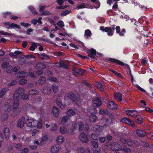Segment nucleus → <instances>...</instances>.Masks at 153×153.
Masks as SVG:
<instances>
[{
    "label": "nucleus",
    "mask_w": 153,
    "mask_h": 153,
    "mask_svg": "<svg viewBox=\"0 0 153 153\" xmlns=\"http://www.w3.org/2000/svg\"><path fill=\"white\" fill-rule=\"evenodd\" d=\"M25 123L27 126L31 128L36 127L38 129L41 128L42 125V120L39 118L38 120L27 117L25 118Z\"/></svg>",
    "instance_id": "1"
},
{
    "label": "nucleus",
    "mask_w": 153,
    "mask_h": 153,
    "mask_svg": "<svg viewBox=\"0 0 153 153\" xmlns=\"http://www.w3.org/2000/svg\"><path fill=\"white\" fill-rule=\"evenodd\" d=\"M25 90L23 88H17L14 94L13 106L14 108L18 107L19 100L22 98V96L24 93Z\"/></svg>",
    "instance_id": "2"
},
{
    "label": "nucleus",
    "mask_w": 153,
    "mask_h": 153,
    "mask_svg": "<svg viewBox=\"0 0 153 153\" xmlns=\"http://www.w3.org/2000/svg\"><path fill=\"white\" fill-rule=\"evenodd\" d=\"M11 99H8L7 100V102L5 103L3 107V109L4 110L5 112L6 113H8L11 109V106L13 104V103L11 102ZM13 109H14L12 113L11 114V116L13 117H14L16 116L19 112V109H17V107L16 108H14L13 107Z\"/></svg>",
    "instance_id": "3"
},
{
    "label": "nucleus",
    "mask_w": 153,
    "mask_h": 153,
    "mask_svg": "<svg viewBox=\"0 0 153 153\" xmlns=\"http://www.w3.org/2000/svg\"><path fill=\"white\" fill-rule=\"evenodd\" d=\"M100 29L103 32H108L107 34L109 36H112L114 33V30H115L114 27L111 28V27H106L105 28L103 27H100Z\"/></svg>",
    "instance_id": "4"
},
{
    "label": "nucleus",
    "mask_w": 153,
    "mask_h": 153,
    "mask_svg": "<svg viewBox=\"0 0 153 153\" xmlns=\"http://www.w3.org/2000/svg\"><path fill=\"white\" fill-rule=\"evenodd\" d=\"M65 100H68L69 103L71 102L72 100L76 103H77V101L79 102V100H78L74 94L72 93H69L67 97H65ZM67 104H69V103Z\"/></svg>",
    "instance_id": "5"
},
{
    "label": "nucleus",
    "mask_w": 153,
    "mask_h": 153,
    "mask_svg": "<svg viewBox=\"0 0 153 153\" xmlns=\"http://www.w3.org/2000/svg\"><path fill=\"white\" fill-rule=\"evenodd\" d=\"M96 110L95 108H94L92 111H91V109H90L89 113H91V115L89 116V119L91 122H96L97 117L96 116L94 115V114L96 113Z\"/></svg>",
    "instance_id": "6"
},
{
    "label": "nucleus",
    "mask_w": 153,
    "mask_h": 153,
    "mask_svg": "<svg viewBox=\"0 0 153 153\" xmlns=\"http://www.w3.org/2000/svg\"><path fill=\"white\" fill-rule=\"evenodd\" d=\"M61 149V146L56 144L53 145L51 148V153H57Z\"/></svg>",
    "instance_id": "7"
},
{
    "label": "nucleus",
    "mask_w": 153,
    "mask_h": 153,
    "mask_svg": "<svg viewBox=\"0 0 153 153\" xmlns=\"http://www.w3.org/2000/svg\"><path fill=\"white\" fill-rule=\"evenodd\" d=\"M107 106L108 108L113 110H116L117 107V105L113 101H111L108 102Z\"/></svg>",
    "instance_id": "8"
},
{
    "label": "nucleus",
    "mask_w": 153,
    "mask_h": 153,
    "mask_svg": "<svg viewBox=\"0 0 153 153\" xmlns=\"http://www.w3.org/2000/svg\"><path fill=\"white\" fill-rule=\"evenodd\" d=\"M79 138L80 140L83 143H87L88 141L87 134L83 132H82L80 134Z\"/></svg>",
    "instance_id": "9"
},
{
    "label": "nucleus",
    "mask_w": 153,
    "mask_h": 153,
    "mask_svg": "<svg viewBox=\"0 0 153 153\" xmlns=\"http://www.w3.org/2000/svg\"><path fill=\"white\" fill-rule=\"evenodd\" d=\"M72 125L74 128L76 129L77 127H78L79 131H82L84 127L83 124L81 122L79 123L77 125L75 122H74L73 123Z\"/></svg>",
    "instance_id": "10"
},
{
    "label": "nucleus",
    "mask_w": 153,
    "mask_h": 153,
    "mask_svg": "<svg viewBox=\"0 0 153 153\" xmlns=\"http://www.w3.org/2000/svg\"><path fill=\"white\" fill-rule=\"evenodd\" d=\"M25 118L24 117L20 118L18 120L17 123V126L20 128H22L24 123H25Z\"/></svg>",
    "instance_id": "11"
},
{
    "label": "nucleus",
    "mask_w": 153,
    "mask_h": 153,
    "mask_svg": "<svg viewBox=\"0 0 153 153\" xmlns=\"http://www.w3.org/2000/svg\"><path fill=\"white\" fill-rule=\"evenodd\" d=\"M126 114L128 115L132 116L134 118L137 117V112L135 110H127L126 111Z\"/></svg>",
    "instance_id": "12"
},
{
    "label": "nucleus",
    "mask_w": 153,
    "mask_h": 153,
    "mask_svg": "<svg viewBox=\"0 0 153 153\" xmlns=\"http://www.w3.org/2000/svg\"><path fill=\"white\" fill-rule=\"evenodd\" d=\"M4 25L12 28H16L19 29L21 28V27L19 25L14 23H10L9 22H6L4 23Z\"/></svg>",
    "instance_id": "13"
},
{
    "label": "nucleus",
    "mask_w": 153,
    "mask_h": 153,
    "mask_svg": "<svg viewBox=\"0 0 153 153\" xmlns=\"http://www.w3.org/2000/svg\"><path fill=\"white\" fill-rule=\"evenodd\" d=\"M121 121L123 122L128 124L132 127H134L135 126L133 122L131 121L130 119L127 117L123 118L122 119Z\"/></svg>",
    "instance_id": "14"
},
{
    "label": "nucleus",
    "mask_w": 153,
    "mask_h": 153,
    "mask_svg": "<svg viewBox=\"0 0 153 153\" xmlns=\"http://www.w3.org/2000/svg\"><path fill=\"white\" fill-rule=\"evenodd\" d=\"M101 104V100L98 98H95L94 99L93 102V105L94 107H97Z\"/></svg>",
    "instance_id": "15"
},
{
    "label": "nucleus",
    "mask_w": 153,
    "mask_h": 153,
    "mask_svg": "<svg viewBox=\"0 0 153 153\" xmlns=\"http://www.w3.org/2000/svg\"><path fill=\"white\" fill-rule=\"evenodd\" d=\"M88 53L89 56L95 59V56L96 55V51L95 50L93 49L90 50L88 51Z\"/></svg>",
    "instance_id": "16"
},
{
    "label": "nucleus",
    "mask_w": 153,
    "mask_h": 153,
    "mask_svg": "<svg viewBox=\"0 0 153 153\" xmlns=\"http://www.w3.org/2000/svg\"><path fill=\"white\" fill-rule=\"evenodd\" d=\"M27 75L28 74L27 73L23 71L19 73L16 75V77L18 79L24 77H26L27 76Z\"/></svg>",
    "instance_id": "17"
},
{
    "label": "nucleus",
    "mask_w": 153,
    "mask_h": 153,
    "mask_svg": "<svg viewBox=\"0 0 153 153\" xmlns=\"http://www.w3.org/2000/svg\"><path fill=\"white\" fill-rule=\"evenodd\" d=\"M104 129V127L100 126L99 125H95L93 128V130L94 131H97L100 132L102 131Z\"/></svg>",
    "instance_id": "18"
},
{
    "label": "nucleus",
    "mask_w": 153,
    "mask_h": 153,
    "mask_svg": "<svg viewBox=\"0 0 153 153\" xmlns=\"http://www.w3.org/2000/svg\"><path fill=\"white\" fill-rule=\"evenodd\" d=\"M114 97L118 101H122V97L121 94L119 92H116L114 94Z\"/></svg>",
    "instance_id": "19"
},
{
    "label": "nucleus",
    "mask_w": 153,
    "mask_h": 153,
    "mask_svg": "<svg viewBox=\"0 0 153 153\" xmlns=\"http://www.w3.org/2000/svg\"><path fill=\"white\" fill-rule=\"evenodd\" d=\"M4 133L6 139H8L10 135L9 129L7 128H4Z\"/></svg>",
    "instance_id": "20"
},
{
    "label": "nucleus",
    "mask_w": 153,
    "mask_h": 153,
    "mask_svg": "<svg viewBox=\"0 0 153 153\" xmlns=\"http://www.w3.org/2000/svg\"><path fill=\"white\" fill-rule=\"evenodd\" d=\"M48 136L46 134L42 135V137L41 140V145H43L44 144L48 139Z\"/></svg>",
    "instance_id": "21"
},
{
    "label": "nucleus",
    "mask_w": 153,
    "mask_h": 153,
    "mask_svg": "<svg viewBox=\"0 0 153 153\" xmlns=\"http://www.w3.org/2000/svg\"><path fill=\"white\" fill-rule=\"evenodd\" d=\"M59 110L58 108L56 107L53 106L52 109V113L54 117H57L59 115Z\"/></svg>",
    "instance_id": "22"
},
{
    "label": "nucleus",
    "mask_w": 153,
    "mask_h": 153,
    "mask_svg": "<svg viewBox=\"0 0 153 153\" xmlns=\"http://www.w3.org/2000/svg\"><path fill=\"white\" fill-rule=\"evenodd\" d=\"M109 61L110 62H115L116 63L120 65H121L123 66L124 65V63L119 61L118 60L115 59L109 58Z\"/></svg>",
    "instance_id": "23"
},
{
    "label": "nucleus",
    "mask_w": 153,
    "mask_h": 153,
    "mask_svg": "<svg viewBox=\"0 0 153 153\" xmlns=\"http://www.w3.org/2000/svg\"><path fill=\"white\" fill-rule=\"evenodd\" d=\"M76 112L75 110L72 109H70L66 112V114L69 116H72L76 114Z\"/></svg>",
    "instance_id": "24"
},
{
    "label": "nucleus",
    "mask_w": 153,
    "mask_h": 153,
    "mask_svg": "<svg viewBox=\"0 0 153 153\" xmlns=\"http://www.w3.org/2000/svg\"><path fill=\"white\" fill-rule=\"evenodd\" d=\"M42 92L46 94H49L51 92V89L47 87H44Z\"/></svg>",
    "instance_id": "25"
},
{
    "label": "nucleus",
    "mask_w": 153,
    "mask_h": 153,
    "mask_svg": "<svg viewBox=\"0 0 153 153\" xmlns=\"http://www.w3.org/2000/svg\"><path fill=\"white\" fill-rule=\"evenodd\" d=\"M137 134L139 137H144L146 134V133L145 131L139 129L137 131Z\"/></svg>",
    "instance_id": "26"
},
{
    "label": "nucleus",
    "mask_w": 153,
    "mask_h": 153,
    "mask_svg": "<svg viewBox=\"0 0 153 153\" xmlns=\"http://www.w3.org/2000/svg\"><path fill=\"white\" fill-rule=\"evenodd\" d=\"M65 140L64 137L61 135L58 137L56 139V141L57 143L59 144L62 143Z\"/></svg>",
    "instance_id": "27"
},
{
    "label": "nucleus",
    "mask_w": 153,
    "mask_h": 153,
    "mask_svg": "<svg viewBox=\"0 0 153 153\" xmlns=\"http://www.w3.org/2000/svg\"><path fill=\"white\" fill-rule=\"evenodd\" d=\"M40 45L39 43H36L33 42L32 43V45L30 48V50L33 51L35 50V49L37 48L38 46Z\"/></svg>",
    "instance_id": "28"
},
{
    "label": "nucleus",
    "mask_w": 153,
    "mask_h": 153,
    "mask_svg": "<svg viewBox=\"0 0 153 153\" xmlns=\"http://www.w3.org/2000/svg\"><path fill=\"white\" fill-rule=\"evenodd\" d=\"M96 86L98 89L101 91L102 92L103 91V85L101 83L97 82L96 83Z\"/></svg>",
    "instance_id": "29"
},
{
    "label": "nucleus",
    "mask_w": 153,
    "mask_h": 153,
    "mask_svg": "<svg viewBox=\"0 0 153 153\" xmlns=\"http://www.w3.org/2000/svg\"><path fill=\"white\" fill-rule=\"evenodd\" d=\"M68 117L67 116H64L62 118L61 121V123L62 124H66L68 122Z\"/></svg>",
    "instance_id": "30"
},
{
    "label": "nucleus",
    "mask_w": 153,
    "mask_h": 153,
    "mask_svg": "<svg viewBox=\"0 0 153 153\" xmlns=\"http://www.w3.org/2000/svg\"><path fill=\"white\" fill-rule=\"evenodd\" d=\"M58 130L57 125L55 123H52L51 126V130L53 132L56 131Z\"/></svg>",
    "instance_id": "31"
},
{
    "label": "nucleus",
    "mask_w": 153,
    "mask_h": 153,
    "mask_svg": "<svg viewBox=\"0 0 153 153\" xmlns=\"http://www.w3.org/2000/svg\"><path fill=\"white\" fill-rule=\"evenodd\" d=\"M90 8V6L88 4L83 3L82 4L79 5L77 7L78 9L83 8Z\"/></svg>",
    "instance_id": "32"
},
{
    "label": "nucleus",
    "mask_w": 153,
    "mask_h": 153,
    "mask_svg": "<svg viewBox=\"0 0 153 153\" xmlns=\"http://www.w3.org/2000/svg\"><path fill=\"white\" fill-rule=\"evenodd\" d=\"M60 131L61 134H65L67 132L66 128L64 126H62L60 128Z\"/></svg>",
    "instance_id": "33"
},
{
    "label": "nucleus",
    "mask_w": 153,
    "mask_h": 153,
    "mask_svg": "<svg viewBox=\"0 0 153 153\" xmlns=\"http://www.w3.org/2000/svg\"><path fill=\"white\" fill-rule=\"evenodd\" d=\"M7 90V89L6 88L2 89L0 92V97H2L5 94Z\"/></svg>",
    "instance_id": "34"
},
{
    "label": "nucleus",
    "mask_w": 153,
    "mask_h": 153,
    "mask_svg": "<svg viewBox=\"0 0 153 153\" xmlns=\"http://www.w3.org/2000/svg\"><path fill=\"white\" fill-rule=\"evenodd\" d=\"M56 103L61 108L63 109L64 108V106L62 104L60 100H57L56 101Z\"/></svg>",
    "instance_id": "35"
},
{
    "label": "nucleus",
    "mask_w": 153,
    "mask_h": 153,
    "mask_svg": "<svg viewBox=\"0 0 153 153\" xmlns=\"http://www.w3.org/2000/svg\"><path fill=\"white\" fill-rule=\"evenodd\" d=\"M38 93V92L37 90H31L29 91V94L31 95H33L36 94Z\"/></svg>",
    "instance_id": "36"
},
{
    "label": "nucleus",
    "mask_w": 153,
    "mask_h": 153,
    "mask_svg": "<svg viewBox=\"0 0 153 153\" xmlns=\"http://www.w3.org/2000/svg\"><path fill=\"white\" fill-rule=\"evenodd\" d=\"M13 70V68L11 66H7L6 70L7 72L9 74L11 73Z\"/></svg>",
    "instance_id": "37"
},
{
    "label": "nucleus",
    "mask_w": 153,
    "mask_h": 153,
    "mask_svg": "<svg viewBox=\"0 0 153 153\" xmlns=\"http://www.w3.org/2000/svg\"><path fill=\"white\" fill-rule=\"evenodd\" d=\"M91 1L96 4L95 8H98L100 7V3L98 0H91Z\"/></svg>",
    "instance_id": "38"
},
{
    "label": "nucleus",
    "mask_w": 153,
    "mask_h": 153,
    "mask_svg": "<svg viewBox=\"0 0 153 153\" xmlns=\"http://www.w3.org/2000/svg\"><path fill=\"white\" fill-rule=\"evenodd\" d=\"M45 79L44 77H42L39 79V82L41 84H43L45 83Z\"/></svg>",
    "instance_id": "39"
},
{
    "label": "nucleus",
    "mask_w": 153,
    "mask_h": 153,
    "mask_svg": "<svg viewBox=\"0 0 153 153\" xmlns=\"http://www.w3.org/2000/svg\"><path fill=\"white\" fill-rule=\"evenodd\" d=\"M85 70L81 69H76L75 70V71L76 73L79 75H81L84 72Z\"/></svg>",
    "instance_id": "40"
},
{
    "label": "nucleus",
    "mask_w": 153,
    "mask_h": 153,
    "mask_svg": "<svg viewBox=\"0 0 153 153\" xmlns=\"http://www.w3.org/2000/svg\"><path fill=\"white\" fill-rule=\"evenodd\" d=\"M19 83L21 85H24L27 82V80L25 79H20L19 82Z\"/></svg>",
    "instance_id": "41"
},
{
    "label": "nucleus",
    "mask_w": 153,
    "mask_h": 153,
    "mask_svg": "<svg viewBox=\"0 0 153 153\" xmlns=\"http://www.w3.org/2000/svg\"><path fill=\"white\" fill-rule=\"evenodd\" d=\"M15 147L17 150H20L22 149V145L20 143H18L16 145Z\"/></svg>",
    "instance_id": "42"
},
{
    "label": "nucleus",
    "mask_w": 153,
    "mask_h": 153,
    "mask_svg": "<svg viewBox=\"0 0 153 153\" xmlns=\"http://www.w3.org/2000/svg\"><path fill=\"white\" fill-rule=\"evenodd\" d=\"M91 137L94 140H97L98 138V135L95 133L92 134Z\"/></svg>",
    "instance_id": "43"
},
{
    "label": "nucleus",
    "mask_w": 153,
    "mask_h": 153,
    "mask_svg": "<svg viewBox=\"0 0 153 153\" xmlns=\"http://www.w3.org/2000/svg\"><path fill=\"white\" fill-rule=\"evenodd\" d=\"M85 34L86 36H91V32L90 30H89L87 29V30H86L85 31Z\"/></svg>",
    "instance_id": "44"
},
{
    "label": "nucleus",
    "mask_w": 153,
    "mask_h": 153,
    "mask_svg": "<svg viewBox=\"0 0 153 153\" xmlns=\"http://www.w3.org/2000/svg\"><path fill=\"white\" fill-rule=\"evenodd\" d=\"M52 89L54 93L57 92L58 91V87L57 86L53 85L52 86Z\"/></svg>",
    "instance_id": "45"
},
{
    "label": "nucleus",
    "mask_w": 153,
    "mask_h": 153,
    "mask_svg": "<svg viewBox=\"0 0 153 153\" xmlns=\"http://www.w3.org/2000/svg\"><path fill=\"white\" fill-rule=\"evenodd\" d=\"M110 71L112 72L113 73H114L116 76L119 77H121L122 76L121 74L119 73H117L116 71L113 70L112 69H111Z\"/></svg>",
    "instance_id": "46"
},
{
    "label": "nucleus",
    "mask_w": 153,
    "mask_h": 153,
    "mask_svg": "<svg viewBox=\"0 0 153 153\" xmlns=\"http://www.w3.org/2000/svg\"><path fill=\"white\" fill-rule=\"evenodd\" d=\"M39 132V131L38 130H34L32 131L31 135L33 136H34L36 134H38Z\"/></svg>",
    "instance_id": "47"
},
{
    "label": "nucleus",
    "mask_w": 153,
    "mask_h": 153,
    "mask_svg": "<svg viewBox=\"0 0 153 153\" xmlns=\"http://www.w3.org/2000/svg\"><path fill=\"white\" fill-rule=\"evenodd\" d=\"M57 25L60 27H63L65 26L64 22L62 21H60L57 23Z\"/></svg>",
    "instance_id": "48"
},
{
    "label": "nucleus",
    "mask_w": 153,
    "mask_h": 153,
    "mask_svg": "<svg viewBox=\"0 0 153 153\" xmlns=\"http://www.w3.org/2000/svg\"><path fill=\"white\" fill-rule=\"evenodd\" d=\"M71 12L70 11L66 10L65 11L61 13V15L62 16H64L69 14Z\"/></svg>",
    "instance_id": "49"
},
{
    "label": "nucleus",
    "mask_w": 153,
    "mask_h": 153,
    "mask_svg": "<svg viewBox=\"0 0 153 153\" xmlns=\"http://www.w3.org/2000/svg\"><path fill=\"white\" fill-rule=\"evenodd\" d=\"M29 9H30V10L32 13H33L35 14L37 13L36 12V11L35 10L33 7H29Z\"/></svg>",
    "instance_id": "50"
},
{
    "label": "nucleus",
    "mask_w": 153,
    "mask_h": 153,
    "mask_svg": "<svg viewBox=\"0 0 153 153\" xmlns=\"http://www.w3.org/2000/svg\"><path fill=\"white\" fill-rule=\"evenodd\" d=\"M20 25L25 27H28L30 26V25L29 23H25L23 22L21 23Z\"/></svg>",
    "instance_id": "51"
},
{
    "label": "nucleus",
    "mask_w": 153,
    "mask_h": 153,
    "mask_svg": "<svg viewBox=\"0 0 153 153\" xmlns=\"http://www.w3.org/2000/svg\"><path fill=\"white\" fill-rule=\"evenodd\" d=\"M17 81L16 80H14L12 81V82L9 83L8 84V85L9 86H12L15 85L17 83Z\"/></svg>",
    "instance_id": "52"
},
{
    "label": "nucleus",
    "mask_w": 153,
    "mask_h": 153,
    "mask_svg": "<svg viewBox=\"0 0 153 153\" xmlns=\"http://www.w3.org/2000/svg\"><path fill=\"white\" fill-rule=\"evenodd\" d=\"M3 15L4 16L5 18L7 17L8 16H10V18L11 17V13L8 12H5L3 13Z\"/></svg>",
    "instance_id": "53"
},
{
    "label": "nucleus",
    "mask_w": 153,
    "mask_h": 153,
    "mask_svg": "<svg viewBox=\"0 0 153 153\" xmlns=\"http://www.w3.org/2000/svg\"><path fill=\"white\" fill-rule=\"evenodd\" d=\"M127 143L129 146L133 145L134 143L131 140L128 139L127 140Z\"/></svg>",
    "instance_id": "54"
},
{
    "label": "nucleus",
    "mask_w": 153,
    "mask_h": 153,
    "mask_svg": "<svg viewBox=\"0 0 153 153\" xmlns=\"http://www.w3.org/2000/svg\"><path fill=\"white\" fill-rule=\"evenodd\" d=\"M125 32H126L125 30L124 29H123L120 32H119V35L121 36H123L124 35Z\"/></svg>",
    "instance_id": "55"
},
{
    "label": "nucleus",
    "mask_w": 153,
    "mask_h": 153,
    "mask_svg": "<svg viewBox=\"0 0 153 153\" xmlns=\"http://www.w3.org/2000/svg\"><path fill=\"white\" fill-rule=\"evenodd\" d=\"M33 143L34 144H36L38 145H40L41 146V141L40 142L36 139H35L34 140Z\"/></svg>",
    "instance_id": "56"
},
{
    "label": "nucleus",
    "mask_w": 153,
    "mask_h": 153,
    "mask_svg": "<svg viewBox=\"0 0 153 153\" xmlns=\"http://www.w3.org/2000/svg\"><path fill=\"white\" fill-rule=\"evenodd\" d=\"M115 147H116V148H115V149L117 150H119L122 149L121 146L119 144L116 145L115 146Z\"/></svg>",
    "instance_id": "57"
},
{
    "label": "nucleus",
    "mask_w": 153,
    "mask_h": 153,
    "mask_svg": "<svg viewBox=\"0 0 153 153\" xmlns=\"http://www.w3.org/2000/svg\"><path fill=\"white\" fill-rule=\"evenodd\" d=\"M9 65V63L7 62H4L1 66L3 68H6Z\"/></svg>",
    "instance_id": "58"
},
{
    "label": "nucleus",
    "mask_w": 153,
    "mask_h": 153,
    "mask_svg": "<svg viewBox=\"0 0 153 153\" xmlns=\"http://www.w3.org/2000/svg\"><path fill=\"white\" fill-rule=\"evenodd\" d=\"M92 144L93 146L95 148H97L98 146V144L97 142L93 141L92 142Z\"/></svg>",
    "instance_id": "59"
},
{
    "label": "nucleus",
    "mask_w": 153,
    "mask_h": 153,
    "mask_svg": "<svg viewBox=\"0 0 153 153\" xmlns=\"http://www.w3.org/2000/svg\"><path fill=\"white\" fill-rule=\"evenodd\" d=\"M29 152V149L27 148L23 149L22 151V153H28Z\"/></svg>",
    "instance_id": "60"
},
{
    "label": "nucleus",
    "mask_w": 153,
    "mask_h": 153,
    "mask_svg": "<svg viewBox=\"0 0 153 153\" xmlns=\"http://www.w3.org/2000/svg\"><path fill=\"white\" fill-rule=\"evenodd\" d=\"M145 110L148 112L153 113V110L151 109L149 107H146L145 108Z\"/></svg>",
    "instance_id": "61"
},
{
    "label": "nucleus",
    "mask_w": 153,
    "mask_h": 153,
    "mask_svg": "<svg viewBox=\"0 0 153 153\" xmlns=\"http://www.w3.org/2000/svg\"><path fill=\"white\" fill-rule=\"evenodd\" d=\"M78 152L79 153H84V150L82 148H80L78 150Z\"/></svg>",
    "instance_id": "62"
},
{
    "label": "nucleus",
    "mask_w": 153,
    "mask_h": 153,
    "mask_svg": "<svg viewBox=\"0 0 153 153\" xmlns=\"http://www.w3.org/2000/svg\"><path fill=\"white\" fill-rule=\"evenodd\" d=\"M136 122L139 124H141L142 122V118L139 117L136 120Z\"/></svg>",
    "instance_id": "63"
},
{
    "label": "nucleus",
    "mask_w": 153,
    "mask_h": 153,
    "mask_svg": "<svg viewBox=\"0 0 153 153\" xmlns=\"http://www.w3.org/2000/svg\"><path fill=\"white\" fill-rule=\"evenodd\" d=\"M122 149L124 152H130V149L128 148H123Z\"/></svg>",
    "instance_id": "64"
}]
</instances>
